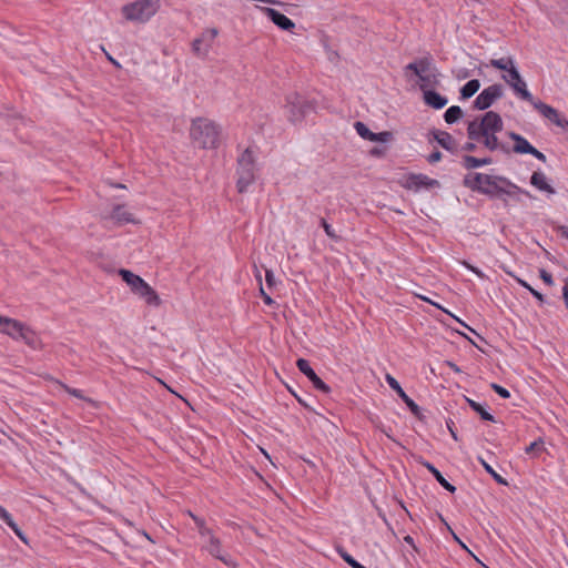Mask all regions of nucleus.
Returning <instances> with one entry per match:
<instances>
[{
  "mask_svg": "<svg viewBox=\"0 0 568 568\" xmlns=\"http://www.w3.org/2000/svg\"><path fill=\"white\" fill-rule=\"evenodd\" d=\"M504 123L501 116L494 111L486 112L480 119L476 118L468 122L467 136L469 139L463 146V151L474 152L476 144L474 141L483 143V145L489 151L500 150L505 153L509 152V149L499 142L497 133L503 130Z\"/></svg>",
  "mask_w": 568,
  "mask_h": 568,
  "instance_id": "f257e3e1",
  "label": "nucleus"
},
{
  "mask_svg": "<svg viewBox=\"0 0 568 568\" xmlns=\"http://www.w3.org/2000/svg\"><path fill=\"white\" fill-rule=\"evenodd\" d=\"M464 185L474 192L485 194L490 197H500L503 195L516 196L519 193L528 195L518 185L505 176L490 175L484 173L467 174L464 178Z\"/></svg>",
  "mask_w": 568,
  "mask_h": 568,
  "instance_id": "f03ea898",
  "label": "nucleus"
},
{
  "mask_svg": "<svg viewBox=\"0 0 568 568\" xmlns=\"http://www.w3.org/2000/svg\"><path fill=\"white\" fill-rule=\"evenodd\" d=\"M221 128L212 120L196 118L190 128L191 139L202 149H216L220 144Z\"/></svg>",
  "mask_w": 568,
  "mask_h": 568,
  "instance_id": "7ed1b4c3",
  "label": "nucleus"
},
{
  "mask_svg": "<svg viewBox=\"0 0 568 568\" xmlns=\"http://www.w3.org/2000/svg\"><path fill=\"white\" fill-rule=\"evenodd\" d=\"M236 189L245 193L257 178L256 155L251 148H246L236 160Z\"/></svg>",
  "mask_w": 568,
  "mask_h": 568,
  "instance_id": "20e7f679",
  "label": "nucleus"
},
{
  "mask_svg": "<svg viewBox=\"0 0 568 568\" xmlns=\"http://www.w3.org/2000/svg\"><path fill=\"white\" fill-rule=\"evenodd\" d=\"M160 9V0H135L122 7L123 17L131 22L145 23Z\"/></svg>",
  "mask_w": 568,
  "mask_h": 568,
  "instance_id": "39448f33",
  "label": "nucleus"
},
{
  "mask_svg": "<svg viewBox=\"0 0 568 568\" xmlns=\"http://www.w3.org/2000/svg\"><path fill=\"white\" fill-rule=\"evenodd\" d=\"M285 108L288 120L294 124L301 123L314 110L313 103L296 92L287 94Z\"/></svg>",
  "mask_w": 568,
  "mask_h": 568,
  "instance_id": "423d86ee",
  "label": "nucleus"
},
{
  "mask_svg": "<svg viewBox=\"0 0 568 568\" xmlns=\"http://www.w3.org/2000/svg\"><path fill=\"white\" fill-rule=\"evenodd\" d=\"M404 75L410 89H419L426 103V59L412 62L404 68Z\"/></svg>",
  "mask_w": 568,
  "mask_h": 568,
  "instance_id": "0eeeda50",
  "label": "nucleus"
},
{
  "mask_svg": "<svg viewBox=\"0 0 568 568\" xmlns=\"http://www.w3.org/2000/svg\"><path fill=\"white\" fill-rule=\"evenodd\" d=\"M490 65L495 69L505 71V73L501 75V79L510 85V83H514L518 81L521 75L518 71V69L515 65V61L510 57H504L500 59H491Z\"/></svg>",
  "mask_w": 568,
  "mask_h": 568,
  "instance_id": "6e6552de",
  "label": "nucleus"
},
{
  "mask_svg": "<svg viewBox=\"0 0 568 568\" xmlns=\"http://www.w3.org/2000/svg\"><path fill=\"white\" fill-rule=\"evenodd\" d=\"M503 97V87L500 84H491L485 88L475 99L474 108L477 110H486L494 102Z\"/></svg>",
  "mask_w": 568,
  "mask_h": 568,
  "instance_id": "1a4fd4ad",
  "label": "nucleus"
},
{
  "mask_svg": "<svg viewBox=\"0 0 568 568\" xmlns=\"http://www.w3.org/2000/svg\"><path fill=\"white\" fill-rule=\"evenodd\" d=\"M508 136L515 142L513 151L518 154H531L541 162H546V155L532 146L526 138L516 133L509 132Z\"/></svg>",
  "mask_w": 568,
  "mask_h": 568,
  "instance_id": "9d476101",
  "label": "nucleus"
},
{
  "mask_svg": "<svg viewBox=\"0 0 568 568\" xmlns=\"http://www.w3.org/2000/svg\"><path fill=\"white\" fill-rule=\"evenodd\" d=\"M385 379L389 387L396 392V394L403 399V402L407 405L409 410L416 416L418 419H423V413L420 407L404 392L399 383L390 374H386Z\"/></svg>",
  "mask_w": 568,
  "mask_h": 568,
  "instance_id": "9b49d317",
  "label": "nucleus"
},
{
  "mask_svg": "<svg viewBox=\"0 0 568 568\" xmlns=\"http://www.w3.org/2000/svg\"><path fill=\"white\" fill-rule=\"evenodd\" d=\"M534 109H536L542 116L551 121L554 124L561 129H568V121L552 106L541 102L540 100H536L532 104Z\"/></svg>",
  "mask_w": 568,
  "mask_h": 568,
  "instance_id": "f8f14e48",
  "label": "nucleus"
},
{
  "mask_svg": "<svg viewBox=\"0 0 568 568\" xmlns=\"http://www.w3.org/2000/svg\"><path fill=\"white\" fill-rule=\"evenodd\" d=\"M298 369L312 382L313 386L327 394L331 392V387L326 385L311 367L310 362L305 358H298L296 362Z\"/></svg>",
  "mask_w": 568,
  "mask_h": 568,
  "instance_id": "ddd939ff",
  "label": "nucleus"
},
{
  "mask_svg": "<svg viewBox=\"0 0 568 568\" xmlns=\"http://www.w3.org/2000/svg\"><path fill=\"white\" fill-rule=\"evenodd\" d=\"M275 26H277L281 30L292 31L295 28V23L288 17L283 14L282 12L267 8V7H257Z\"/></svg>",
  "mask_w": 568,
  "mask_h": 568,
  "instance_id": "4468645a",
  "label": "nucleus"
},
{
  "mask_svg": "<svg viewBox=\"0 0 568 568\" xmlns=\"http://www.w3.org/2000/svg\"><path fill=\"white\" fill-rule=\"evenodd\" d=\"M206 550L212 555L214 558L221 560L227 566H233L234 561L232 557L222 549V545L219 538L211 535L209 539V544L206 546Z\"/></svg>",
  "mask_w": 568,
  "mask_h": 568,
  "instance_id": "2eb2a0df",
  "label": "nucleus"
},
{
  "mask_svg": "<svg viewBox=\"0 0 568 568\" xmlns=\"http://www.w3.org/2000/svg\"><path fill=\"white\" fill-rule=\"evenodd\" d=\"M24 326L26 325L23 323L17 321V320L1 316L0 332L11 336L12 338L18 339L19 335L23 331Z\"/></svg>",
  "mask_w": 568,
  "mask_h": 568,
  "instance_id": "dca6fc26",
  "label": "nucleus"
},
{
  "mask_svg": "<svg viewBox=\"0 0 568 568\" xmlns=\"http://www.w3.org/2000/svg\"><path fill=\"white\" fill-rule=\"evenodd\" d=\"M105 219L113 221L118 225H124L128 223H136L132 213L126 211L125 206L122 204L114 205L111 213L108 216H105Z\"/></svg>",
  "mask_w": 568,
  "mask_h": 568,
  "instance_id": "f3484780",
  "label": "nucleus"
},
{
  "mask_svg": "<svg viewBox=\"0 0 568 568\" xmlns=\"http://www.w3.org/2000/svg\"><path fill=\"white\" fill-rule=\"evenodd\" d=\"M131 291L135 296L143 298L148 305L159 306L161 304V300L152 286H131Z\"/></svg>",
  "mask_w": 568,
  "mask_h": 568,
  "instance_id": "a211bd4d",
  "label": "nucleus"
},
{
  "mask_svg": "<svg viewBox=\"0 0 568 568\" xmlns=\"http://www.w3.org/2000/svg\"><path fill=\"white\" fill-rule=\"evenodd\" d=\"M400 185L409 191H419L426 186V175L405 174L400 179Z\"/></svg>",
  "mask_w": 568,
  "mask_h": 568,
  "instance_id": "6ab92c4d",
  "label": "nucleus"
},
{
  "mask_svg": "<svg viewBox=\"0 0 568 568\" xmlns=\"http://www.w3.org/2000/svg\"><path fill=\"white\" fill-rule=\"evenodd\" d=\"M434 138L438 142V144L445 150L452 153L457 151L458 143L450 133L445 131H436L434 132Z\"/></svg>",
  "mask_w": 568,
  "mask_h": 568,
  "instance_id": "aec40b11",
  "label": "nucleus"
},
{
  "mask_svg": "<svg viewBox=\"0 0 568 568\" xmlns=\"http://www.w3.org/2000/svg\"><path fill=\"white\" fill-rule=\"evenodd\" d=\"M514 93L521 100L529 102L531 105L536 102L534 95L528 91L527 84L523 78L509 85Z\"/></svg>",
  "mask_w": 568,
  "mask_h": 568,
  "instance_id": "412c9836",
  "label": "nucleus"
},
{
  "mask_svg": "<svg viewBox=\"0 0 568 568\" xmlns=\"http://www.w3.org/2000/svg\"><path fill=\"white\" fill-rule=\"evenodd\" d=\"M0 518L13 530L16 536L23 541L24 544H28V539L23 531L18 527V525L12 519V516L2 507L0 506Z\"/></svg>",
  "mask_w": 568,
  "mask_h": 568,
  "instance_id": "4be33fe9",
  "label": "nucleus"
},
{
  "mask_svg": "<svg viewBox=\"0 0 568 568\" xmlns=\"http://www.w3.org/2000/svg\"><path fill=\"white\" fill-rule=\"evenodd\" d=\"M530 183L540 191L554 194L555 189L547 183L546 175L542 172H534L530 178Z\"/></svg>",
  "mask_w": 568,
  "mask_h": 568,
  "instance_id": "5701e85b",
  "label": "nucleus"
},
{
  "mask_svg": "<svg viewBox=\"0 0 568 568\" xmlns=\"http://www.w3.org/2000/svg\"><path fill=\"white\" fill-rule=\"evenodd\" d=\"M493 160L490 158H475L473 155H464L462 160V164L465 169L471 170L476 168H480L484 165L491 164Z\"/></svg>",
  "mask_w": 568,
  "mask_h": 568,
  "instance_id": "b1692460",
  "label": "nucleus"
},
{
  "mask_svg": "<svg viewBox=\"0 0 568 568\" xmlns=\"http://www.w3.org/2000/svg\"><path fill=\"white\" fill-rule=\"evenodd\" d=\"M428 471L432 473L434 475V477L436 478V480L440 484V486L446 489L447 491L449 493H455L456 491V487L454 485H452L443 475L442 473L435 467L433 466L432 464L428 463Z\"/></svg>",
  "mask_w": 568,
  "mask_h": 568,
  "instance_id": "393cba45",
  "label": "nucleus"
},
{
  "mask_svg": "<svg viewBox=\"0 0 568 568\" xmlns=\"http://www.w3.org/2000/svg\"><path fill=\"white\" fill-rule=\"evenodd\" d=\"M448 100L446 97L439 94L434 90H428V106L434 109H442L447 104Z\"/></svg>",
  "mask_w": 568,
  "mask_h": 568,
  "instance_id": "a878e982",
  "label": "nucleus"
},
{
  "mask_svg": "<svg viewBox=\"0 0 568 568\" xmlns=\"http://www.w3.org/2000/svg\"><path fill=\"white\" fill-rule=\"evenodd\" d=\"M466 402L474 412L479 414L483 420L495 422L494 416L489 412H487L481 404L470 398H466Z\"/></svg>",
  "mask_w": 568,
  "mask_h": 568,
  "instance_id": "bb28decb",
  "label": "nucleus"
},
{
  "mask_svg": "<svg viewBox=\"0 0 568 568\" xmlns=\"http://www.w3.org/2000/svg\"><path fill=\"white\" fill-rule=\"evenodd\" d=\"M116 275L121 276L122 281L125 282V284H146V282L142 277L133 274L129 270L119 268Z\"/></svg>",
  "mask_w": 568,
  "mask_h": 568,
  "instance_id": "cd10ccee",
  "label": "nucleus"
},
{
  "mask_svg": "<svg viewBox=\"0 0 568 568\" xmlns=\"http://www.w3.org/2000/svg\"><path fill=\"white\" fill-rule=\"evenodd\" d=\"M463 114H464V112L460 106L452 105L444 113V119H445L446 123L453 124V123H456L458 120H460L463 118Z\"/></svg>",
  "mask_w": 568,
  "mask_h": 568,
  "instance_id": "c85d7f7f",
  "label": "nucleus"
},
{
  "mask_svg": "<svg viewBox=\"0 0 568 568\" xmlns=\"http://www.w3.org/2000/svg\"><path fill=\"white\" fill-rule=\"evenodd\" d=\"M480 88V82L477 79L469 80L460 90L463 99L471 98Z\"/></svg>",
  "mask_w": 568,
  "mask_h": 568,
  "instance_id": "c756f323",
  "label": "nucleus"
},
{
  "mask_svg": "<svg viewBox=\"0 0 568 568\" xmlns=\"http://www.w3.org/2000/svg\"><path fill=\"white\" fill-rule=\"evenodd\" d=\"M19 338H21L26 344L29 346L36 348L38 344V338L36 333L29 328L28 326H24L23 331L19 335Z\"/></svg>",
  "mask_w": 568,
  "mask_h": 568,
  "instance_id": "7c9ffc66",
  "label": "nucleus"
},
{
  "mask_svg": "<svg viewBox=\"0 0 568 568\" xmlns=\"http://www.w3.org/2000/svg\"><path fill=\"white\" fill-rule=\"evenodd\" d=\"M354 129L362 139L372 142L374 132H372L365 123L356 121L354 123Z\"/></svg>",
  "mask_w": 568,
  "mask_h": 568,
  "instance_id": "2f4dec72",
  "label": "nucleus"
},
{
  "mask_svg": "<svg viewBox=\"0 0 568 568\" xmlns=\"http://www.w3.org/2000/svg\"><path fill=\"white\" fill-rule=\"evenodd\" d=\"M219 36V30L216 28H209L205 29L199 39L203 42L204 45L210 44V48L212 47V42L215 40V38Z\"/></svg>",
  "mask_w": 568,
  "mask_h": 568,
  "instance_id": "473e14b6",
  "label": "nucleus"
},
{
  "mask_svg": "<svg viewBox=\"0 0 568 568\" xmlns=\"http://www.w3.org/2000/svg\"><path fill=\"white\" fill-rule=\"evenodd\" d=\"M192 51L197 57L205 58L209 54L210 44L203 47V42L199 38H196L192 42Z\"/></svg>",
  "mask_w": 568,
  "mask_h": 568,
  "instance_id": "72a5a7b5",
  "label": "nucleus"
},
{
  "mask_svg": "<svg viewBox=\"0 0 568 568\" xmlns=\"http://www.w3.org/2000/svg\"><path fill=\"white\" fill-rule=\"evenodd\" d=\"M480 463L483 465V467L485 468V470L491 475V477L498 483V484H501V485H507V481L504 477H501L498 473H496L494 470V468L487 464L484 459H480Z\"/></svg>",
  "mask_w": 568,
  "mask_h": 568,
  "instance_id": "f704fd0d",
  "label": "nucleus"
},
{
  "mask_svg": "<svg viewBox=\"0 0 568 568\" xmlns=\"http://www.w3.org/2000/svg\"><path fill=\"white\" fill-rule=\"evenodd\" d=\"M393 140V133L390 131H382L374 133L372 142L386 143Z\"/></svg>",
  "mask_w": 568,
  "mask_h": 568,
  "instance_id": "c9c22d12",
  "label": "nucleus"
},
{
  "mask_svg": "<svg viewBox=\"0 0 568 568\" xmlns=\"http://www.w3.org/2000/svg\"><path fill=\"white\" fill-rule=\"evenodd\" d=\"M61 387L68 393L70 394L71 396H74L77 398H80V399H83V400H88V402H91L90 398H87L82 392L80 389H77V388H72L70 386H68L67 384H61Z\"/></svg>",
  "mask_w": 568,
  "mask_h": 568,
  "instance_id": "e433bc0d",
  "label": "nucleus"
},
{
  "mask_svg": "<svg viewBox=\"0 0 568 568\" xmlns=\"http://www.w3.org/2000/svg\"><path fill=\"white\" fill-rule=\"evenodd\" d=\"M321 225L324 229L326 235L331 237L332 240H338L337 234L335 233L334 229L325 219H321Z\"/></svg>",
  "mask_w": 568,
  "mask_h": 568,
  "instance_id": "4c0bfd02",
  "label": "nucleus"
},
{
  "mask_svg": "<svg viewBox=\"0 0 568 568\" xmlns=\"http://www.w3.org/2000/svg\"><path fill=\"white\" fill-rule=\"evenodd\" d=\"M192 517H193V519H194V521H195V524H196V526L199 528V532H200L201 536H206V535L211 536L212 535L211 530L205 527V521L203 519H201L199 517H195L193 515H192Z\"/></svg>",
  "mask_w": 568,
  "mask_h": 568,
  "instance_id": "58836bf2",
  "label": "nucleus"
},
{
  "mask_svg": "<svg viewBox=\"0 0 568 568\" xmlns=\"http://www.w3.org/2000/svg\"><path fill=\"white\" fill-rule=\"evenodd\" d=\"M101 268L106 274L111 275V280H113V276L118 274V270L114 264L110 262L101 263Z\"/></svg>",
  "mask_w": 568,
  "mask_h": 568,
  "instance_id": "ea45409f",
  "label": "nucleus"
},
{
  "mask_svg": "<svg viewBox=\"0 0 568 568\" xmlns=\"http://www.w3.org/2000/svg\"><path fill=\"white\" fill-rule=\"evenodd\" d=\"M258 293L266 305L273 306L275 304V301L271 297V294L265 292L264 286H258Z\"/></svg>",
  "mask_w": 568,
  "mask_h": 568,
  "instance_id": "a19ab883",
  "label": "nucleus"
},
{
  "mask_svg": "<svg viewBox=\"0 0 568 568\" xmlns=\"http://www.w3.org/2000/svg\"><path fill=\"white\" fill-rule=\"evenodd\" d=\"M491 388L494 389L495 393H497L501 398H509L510 397V393L508 389H506L505 387L496 384V383H493L491 384Z\"/></svg>",
  "mask_w": 568,
  "mask_h": 568,
  "instance_id": "79ce46f5",
  "label": "nucleus"
},
{
  "mask_svg": "<svg viewBox=\"0 0 568 568\" xmlns=\"http://www.w3.org/2000/svg\"><path fill=\"white\" fill-rule=\"evenodd\" d=\"M524 287H525L526 290H528V291H529V293H530L531 295H534V296H535V297H536L540 303H544V301H545V300H544V295H542L540 292L536 291V290L534 288V286H524Z\"/></svg>",
  "mask_w": 568,
  "mask_h": 568,
  "instance_id": "37998d69",
  "label": "nucleus"
},
{
  "mask_svg": "<svg viewBox=\"0 0 568 568\" xmlns=\"http://www.w3.org/2000/svg\"><path fill=\"white\" fill-rule=\"evenodd\" d=\"M446 425H447V428L452 435V437L455 439V440H458V436H457V432L455 430L454 428V422L452 419H448L446 422Z\"/></svg>",
  "mask_w": 568,
  "mask_h": 568,
  "instance_id": "c03bdc74",
  "label": "nucleus"
},
{
  "mask_svg": "<svg viewBox=\"0 0 568 568\" xmlns=\"http://www.w3.org/2000/svg\"><path fill=\"white\" fill-rule=\"evenodd\" d=\"M541 445H542V443L532 442L529 446H527L526 453L529 454L536 449H540Z\"/></svg>",
  "mask_w": 568,
  "mask_h": 568,
  "instance_id": "a18cd8bd",
  "label": "nucleus"
},
{
  "mask_svg": "<svg viewBox=\"0 0 568 568\" xmlns=\"http://www.w3.org/2000/svg\"><path fill=\"white\" fill-rule=\"evenodd\" d=\"M439 160H440V153L438 151L432 152L428 155V162L435 163V162H438Z\"/></svg>",
  "mask_w": 568,
  "mask_h": 568,
  "instance_id": "49530a36",
  "label": "nucleus"
},
{
  "mask_svg": "<svg viewBox=\"0 0 568 568\" xmlns=\"http://www.w3.org/2000/svg\"><path fill=\"white\" fill-rule=\"evenodd\" d=\"M540 275L546 284H552L551 275L549 273H547L545 270L540 271Z\"/></svg>",
  "mask_w": 568,
  "mask_h": 568,
  "instance_id": "de8ad7c7",
  "label": "nucleus"
},
{
  "mask_svg": "<svg viewBox=\"0 0 568 568\" xmlns=\"http://www.w3.org/2000/svg\"><path fill=\"white\" fill-rule=\"evenodd\" d=\"M557 232L565 239L568 240V226H565V225H560L558 229H557Z\"/></svg>",
  "mask_w": 568,
  "mask_h": 568,
  "instance_id": "09e8293b",
  "label": "nucleus"
},
{
  "mask_svg": "<svg viewBox=\"0 0 568 568\" xmlns=\"http://www.w3.org/2000/svg\"><path fill=\"white\" fill-rule=\"evenodd\" d=\"M371 155L372 156H376V158H379L382 155H384V150L379 149V148H373L371 151H369Z\"/></svg>",
  "mask_w": 568,
  "mask_h": 568,
  "instance_id": "8fccbe9b",
  "label": "nucleus"
},
{
  "mask_svg": "<svg viewBox=\"0 0 568 568\" xmlns=\"http://www.w3.org/2000/svg\"><path fill=\"white\" fill-rule=\"evenodd\" d=\"M458 323H460L463 326L468 328L471 333L476 334L481 341H485L481 336H479L471 327H469L465 322L460 321L459 318L453 316Z\"/></svg>",
  "mask_w": 568,
  "mask_h": 568,
  "instance_id": "3c124183",
  "label": "nucleus"
},
{
  "mask_svg": "<svg viewBox=\"0 0 568 568\" xmlns=\"http://www.w3.org/2000/svg\"><path fill=\"white\" fill-rule=\"evenodd\" d=\"M562 297H564L565 305L568 310V286H562Z\"/></svg>",
  "mask_w": 568,
  "mask_h": 568,
  "instance_id": "603ef678",
  "label": "nucleus"
},
{
  "mask_svg": "<svg viewBox=\"0 0 568 568\" xmlns=\"http://www.w3.org/2000/svg\"><path fill=\"white\" fill-rule=\"evenodd\" d=\"M405 541L410 544L413 546L414 549H416L415 545H414V539L410 537V536H406L405 537Z\"/></svg>",
  "mask_w": 568,
  "mask_h": 568,
  "instance_id": "864d4df0",
  "label": "nucleus"
},
{
  "mask_svg": "<svg viewBox=\"0 0 568 568\" xmlns=\"http://www.w3.org/2000/svg\"><path fill=\"white\" fill-rule=\"evenodd\" d=\"M266 284H267V285L273 284V283H272V275H271L268 272H266Z\"/></svg>",
  "mask_w": 568,
  "mask_h": 568,
  "instance_id": "5fc2aeb1",
  "label": "nucleus"
},
{
  "mask_svg": "<svg viewBox=\"0 0 568 568\" xmlns=\"http://www.w3.org/2000/svg\"><path fill=\"white\" fill-rule=\"evenodd\" d=\"M108 59H109V61H111L115 67H120V63H119L116 60H114L111 55H109V54H108Z\"/></svg>",
  "mask_w": 568,
  "mask_h": 568,
  "instance_id": "6e6d98bb",
  "label": "nucleus"
},
{
  "mask_svg": "<svg viewBox=\"0 0 568 568\" xmlns=\"http://www.w3.org/2000/svg\"><path fill=\"white\" fill-rule=\"evenodd\" d=\"M434 184H437V181H436V180H429V179H428V182H427L428 187H429V186H433Z\"/></svg>",
  "mask_w": 568,
  "mask_h": 568,
  "instance_id": "4d7b16f0",
  "label": "nucleus"
},
{
  "mask_svg": "<svg viewBox=\"0 0 568 568\" xmlns=\"http://www.w3.org/2000/svg\"><path fill=\"white\" fill-rule=\"evenodd\" d=\"M432 77H435V74L430 73V68L428 67V75H427L428 84L430 83V78Z\"/></svg>",
  "mask_w": 568,
  "mask_h": 568,
  "instance_id": "13d9d810",
  "label": "nucleus"
},
{
  "mask_svg": "<svg viewBox=\"0 0 568 568\" xmlns=\"http://www.w3.org/2000/svg\"><path fill=\"white\" fill-rule=\"evenodd\" d=\"M449 366H450L455 372H459V368L457 367V365H456V364L449 363Z\"/></svg>",
  "mask_w": 568,
  "mask_h": 568,
  "instance_id": "bf43d9fd",
  "label": "nucleus"
},
{
  "mask_svg": "<svg viewBox=\"0 0 568 568\" xmlns=\"http://www.w3.org/2000/svg\"><path fill=\"white\" fill-rule=\"evenodd\" d=\"M427 303L436 306L437 308H440V306L434 303L430 298L427 300Z\"/></svg>",
  "mask_w": 568,
  "mask_h": 568,
  "instance_id": "052dcab7",
  "label": "nucleus"
},
{
  "mask_svg": "<svg viewBox=\"0 0 568 568\" xmlns=\"http://www.w3.org/2000/svg\"><path fill=\"white\" fill-rule=\"evenodd\" d=\"M467 338V336H465ZM468 341L471 343V345H475L476 347H478L474 341H471L469 337H468Z\"/></svg>",
  "mask_w": 568,
  "mask_h": 568,
  "instance_id": "680f3d73",
  "label": "nucleus"
},
{
  "mask_svg": "<svg viewBox=\"0 0 568 568\" xmlns=\"http://www.w3.org/2000/svg\"><path fill=\"white\" fill-rule=\"evenodd\" d=\"M115 187L123 189L125 186L123 184H116Z\"/></svg>",
  "mask_w": 568,
  "mask_h": 568,
  "instance_id": "e2e57ef3",
  "label": "nucleus"
},
{
  "mask_svg": "<svg viewBox=\"0 0 568 568\" xmlns=\"http://www.w3.org/2000/svg\"><path fill=\"white\" fill-rule=\"evenodd\" d=\"M418 296H419L423 301H426V296H424V295H419V294H418Z\"/></svg>",
  "mask_w": 568,
  "mask_h": 568,
  "instance_id": "0e129e2a",
  "label": "nucleus"
},
{
  "mask_svg": "<svg viewBox=\"0 0 568 568\" xmlns=\"http://www.w3.org/2000/svg\"><path fill=\"white\" fill-rule=\"evenodd\" d=\"M519 284L525 285L527 283L525 281H519Z\"/></svg>",
  "mask_w": 568,
  "mask_h": 568,
  "instance_id": "69168bd1",
  "label": "nucleus"
},
{
  "mask_svg": "<svg viewBox=\"0 0 568 568\" xmlns=\"http://www.w3.org/2000/svg\"><path fill=\"white\" fill-rule=\"evenodd\" d=\"M566 285H568V280L565 282Z\"/></svg>",
  "mask_w": 568,
  "mask_h": 568,
  "instance_id": "338daca9",
  "label": "nucleus"
}]
</instances>
